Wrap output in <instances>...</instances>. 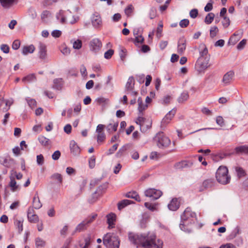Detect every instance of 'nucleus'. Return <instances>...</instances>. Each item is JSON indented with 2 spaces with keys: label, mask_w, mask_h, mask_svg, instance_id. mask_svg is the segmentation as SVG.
Masks as SVG:
<instances>
[{
  "label": "nucleus",
  "mask_w": 248,
  "mask_h": 248,
  "mask_svg": "<svg viewBox=\"0 0 248 248\" xmlns=\"http://www.w3.org/2000/svg\"><path fill=\"white\" fill-rule=\"evenodd\" d=\"M130 242L137 248H162L163 241L156 240L155 233L153 232L136 233L129 232L128 234Z\"/></svg>",
  "instance_id": "f257e3e1"
},
{
  "label": "nucleus",
  "mask_w": 248,
  "mask_h": 248,
  "mask_svg": "<svg viewBox=\"0 0 248 248\" xmlns=\"http://www.w3.org/2000/svg\"><path fill=\"white\" fill-rule=\"evenodd\" d=\"M196 217L195 213L192 212L190 208H186L181 216L182 220L180 224L181 230L186 232H190V230L186 227L189 224L194 223Z\"/></svg>",
  "instance_id": "f03ea898"
},
{
  "label": "nucleus",
  "mask_w": 248,
  "mask_h": 248,
  "mask_svg": "<svg viewBox=\"0 0 248 248\" xmlns=\"http://www.w3.org/2000/svg\"><path fill=\"white\" fill-rule=\"evenodd\" d=\"M104 245L107 248H119L120 241L118 237L112 233H107L103 239Z\"/></svg>",
  "instance_id": "7ed1b4c3"
},
{
  "label": "nucleus",
  "mask_w": 248,
  "mask_h": 248,
  "mask_svg": "<svg viewBox=\"0 0 248 248\" xmlns=\"http://www.w3.org/2000/svg\"><path fill=\"white\" fill-rule=\"evenodd\" d=\"M216 177L217 182L221 184H228L231 177L228 175V170L225 166H220L216 172Z\"/></svg>",
  "instance_id": "20e7f679"
},
{
  "label": "nucleus",
  "mask_w": 248,
  "mask_h": 248,
  "mask_svg": "<svg viewBox=\"0 0 248 248\" xmlns=\"http://www.w3.org/2000/svg\"><path fill=\"white\" fill-rule=\"evenodd\" d=\"M154 141L159 148H165L170 144V139L165 136L163 133L159 132L156 134L154 138Z\"/></svg>",
  "instance_id": "39448f33"
},
{
  "label": "nucleus",
  "mask_w": 248,
  "mask_h": 248,
  "mask_svg": "<svg viewBox=\"0 0 248 248\" xmlns=\"http://www.w3.org/2000/svg\"><path fill=\"white\" fill-rule=\"evenodd\" d=\"M209 60L208 57H206L204 59L198 58L196 62L195 68L199 74L204 73L205 70L209 67Z\"/></svg>",
  "instance_id": "423d86ee"
},
{
  "label": "nucleus",
  "mask_w": 248,
  "mask_h": 248,
  "mask_svg": "<svg viewBox=\"0 0 248 248\" xmlns=\"http://www.w3.org/2000/svg\"><path fill=\"white\" fill-rule=\"evenodd\" d=\"M136 123L140 125V130L142 132H146L151 126V123L141 116H139Z\"/></svg>",
  "instance_id": "0eeeda50"
},
{
  "label": "nucleus",
  "mask_w": 248,
  "mask_h": 248,
  "mask_svg": "<svg viewBox=\"0 0 248 248\" xmlns=\"http://www.w3.org/2000/svg\"><path fill=\"white\" fill-rule=\"evenodd\" d=\"M14 100L13 98L4 99V96L0 94V110L3 112H7L11 106L13 104Z\"/></svg>",
  "instance_id": "6e6552de"
},
{
  "label": "nucleus",
  "mask_w": 248,
  "mask_h": 248,
  "mask_svg": "<svg viewBox=\"0 0 248 248\" xmlns=\"http://www.w3.org/2000/svg\"><path fill=\"white\" fill-rule=\"evenodd\" d=\"M144 195L146 197L152 198L153 200H157L162 195V192L155 188H149L144 192Z\"/></svg>",
  "instance_id": "1a4fd4ad"
},
{
  "label": "nucleus",
  "mask_w": 248,
  "mask_h": 248,
  "mask_svg": "<svg viewBox=\"0 0 248 248\" xmlns=\"http://www.w3.org/2000/svg\"><path fill=\"white\" fill-rule=\"evenodd\" d=\"M93 26L95 29H100L102 26V20L100 15L97 13L93 14L91 18Z\"/></svg>",
  "instance_id": "9d476101"
},
{
  "label": "nucleus",
  "mask_w": 248,
  "mask_h": 248,
  "mask_svg": "<svg viewBox=\"0 0 248 248\" xmlns=\"http://www.w3.org/2000/svg\"><path fill=\"white\" fill-rule=\"evenodd\" d=\"M135 80L133 77H129L125 85V90L132 95L136 96L138 92L134 91Z\"/></svg>",
  "instance_id": "9b49d317"
},
{
  "label": "nucleus",
  "mask_w": 248,
  "mask_h": 248,
  "mask_svg": "<svg viewBox=\"0 0 248 248\" xmlns=\"http://www.w3.org/2000/svg\"><path fill=\"white\" fill-rule=\"evenodd\" d=\"M102 46L101 41L98 38L92 39L89 43L90 50L94 52L98 51L101 49Z\"/></svg>",
  "instance_id": "f8f14e48"
},
{
  "label": "nucleus",
  "mask_w": 248,
  "mask_h": 248,
  "mask_svg": "<svg viewBox=\"0 0 248 248\" xmlns=\"http://www.w3.org/2000/svg\"><path fill=\"white\" fill-rule=\"evenodd\" d=\"M234 73L232 71L227 72L223 77L222 82L224 86L230 84L233 80Z\"/></svg>",
  "instance_id": "ddd939ff"
},
{
  "label": "nucleus",
  "mask_w": 248,
  "mask_h": 248,
  "mask_svg": "<svg viewBox=\"0 0 248 248\" xmlns=\"http://www.w3.org/2000/svg\"><path fill=\"white\" fill-rule=\"evenodd\" d=\"M28 219L29 222L35 223L39 221V217L37 215L34 214L33 208H29L27 212Z\"/></svg>",
  "instance_id": "4468645a"
},
{
  "label": "nucleus",
  "mask_w": 248,
  "mask_h": 248,
  "mask_svg": "<svg viewBox=\"0 0 248 248\" xmlns=\"http://www.w3.org/2000/svg\"><path fill=\"white\" fill-rule=\"evenodd\" d=\"M176 112L175 108H173L164 117L161 122L162 125H164L168 124L173 118Z\"/></svg>",
  "instance_id": "2eb2a0df"
},
{
  "label": "nucleus",
  "mask_w": 248,
  "mask_h": 248,
  "mask_svg": "<svg viewBox=\"0 0 248 248\" xmlns=\"http://www.w3.org/2000/svg\"><path fill=\"white\" fill-rule=\"evenodd\" d=\"M243 34V30L240 29L235 32L230 37L229 43L234 45L242 37Z\"/></svg>",
  "instance_id": "dca6fc26"
},
{
  "label": "nucleus",
  "mask_w": 248,
  "mask_h": 248,
  "mask_svg": "<svg viewBox=\"0 0 248 248\" xmlns=\"http://www.w3.org/2000/svg\"><path fill=\"white\" fill-rule=\"evenodd\" d=\"M107 223L108 225V228L112 229L115 227V223L116 220V216L114 213H110L107 216Z\"/></svg>",
  "instance_id": "f3484780"
},
{
  "label": "nucleus",
  "mask_w": 248,
  "mask_h": 248,
  "mask_svg": "<svg viewBox=\"0 0 248 248\" xmlns=\"http://www.w3.org/2000/svg\"><path fill=\"white\" fill-rule=\"evenodd\" d=\"M39 57L42 60H45L47 57L46 48L45 44L40 43L39 45Z\"/></svg>",
  "instance_id": "a211bd4d"
},
{
  "label": "nucleus",
  "mask_w": 248,
  "mask_h": 248,
  "mask_svg": "<svg viewBox=\"0 0 248 248\" xmlns=\"http://www.w3.org/2000/svg\"><path fill=\"white\" fill-rule=\"evenodd\" d=\"M9 177L10 181L9 184V186L10 187L11 190L12 192H16L19 190L20 189V186L19 185L17 184L15 178H14L13 176H10Z\"/></svg>",
  "instance_id": "6ab92c4d"
},
{
  "label": "nucleus",
  "mask_w": 248,
  "mask_h": 248,
  "mask_svg": "<svg viewBox=\"0 0 248 248\" xmlns=\"http://www.w3.org/2000/svg\"><path fill=\"white\" fill-rule=\"evenodd\" d=\"M180 206V203L177 198L172 199L170 202L168 204V208L171 211L177 210Z\"/></svg>",
  "instance_id": "aec40b11"
},
{
  "label": "nucleus",
  "mask_w": 248,
  "mask_h": 248,
  "mask_svg": "<svg viewBox=\"0 0 248 248\" xmlns=\"http://www.w3.org/2000/svg\"><path fill=\"white\" fill-rule=\"evenodd\" d=\"M186 48V40L184 38L179 39L178 43V52L182 54Z\"/></svg>",
  "instance_id": "412c9836"
},
{
  "label": "nucleus",
  "mask_w": 248,
  "mask_h": 248,
  "mask_svg": "<svg viewBox=\"0 0 248 248\" xmlns=\"http://www.w3.org/2000/svg\"><path fill=\"white\" fill-rule=\"evenodd\" d=\"M0 162L8 168L12 167L16 164L15 160L12 158H1L0 160Z\"/></svg>",
  "instance_id": "4be33fe9"
},
{
  "label": "nucleus",
  "mask_w": 248,
  "mask_h": 248,
  "mask_svg": "<svg viewBox=\"0 0 248 248\" xmlns=\"http://www.w3.org/2000/svg\"><path fill=\"white\" fill-rule=\"evenodd\" d=\"M138 111L139 112V116H141L142 115V111L146 109L148 105L147 104H144L143 103L141 97H139L138 99Z\"/></svg>",
  "instance_id": "5701e85b"
},
{
  "label": "nucleus",
  "mask_w": 248,
  "mask_h": 248,
  "mask_svg": "<svg viewBox=\"0 0 248 248\" xmlns=\"http://www.w3.org/2000/svg\"><path fill=\"white\" fill-rule=\"evenodd\" d=\"M70 148L71 152L74 155L78 154L80 152V149L74 140L71 141Z\"/></svg>",
  "instance_id": "b1692460"
},
{
  "label": "nucleus",
  "mask_w": 248,
  "mask_h": 248,
  "mask_svg": "<svg viewBox=\"0 0 248 248\" xmlns=\"http://www.w3.org/2000/svg\"><path fill=\"white\" fill-rule=\"evenodd\" d=\"M32 205V208H34L36 209H39L42 206V204L41 203L39 196L37 194L35 195L33 197Z\"/></svg>",
  "instance_id": "393cba45"
},
{
  "label": "nucleus",
  "mask_w": 248,
  "mask_h": 248,
  "mask_svg": "<svg viewBox=\"0 0 248 248\" xmlns=\"http://www.w3.org/2000/svg\"><path fill=\"white\" fill-rule=\"evenodd\" d=\"M35 50V47L33 45L24 46L22 48V53L24 55H26L29 53H32Z\"/></svg>",
  "instance_id": "a878e982"
},
{
  "label": "nucleus",
  "mask_w": 248,
  "mask_h": 248,
  "mask_svg": "<svg viewBox=\"0 0 248 248\" xmlns=\"http://www.w3.org/2000/svg\"><path fill=\"white\" fill-rule=\"evenodd\" d=\"M201 50L200 51V56L199 58L205 59L206 57H208L210 59V55L208 54V49L204 45H202L201 46Z\"/></svg>",
  "instance_id": "bb28decb"
},
{
  "label": "nucleus",
  "mask_w": 248,
  "mask_h": 248,
  "mask_svg": "<svg viewBox=\"0 0 248 248\" xmlns=\"http://www.w3.org/2000/svg\"><path fill=\"white\" fill-rule=\"evenodd\" d=\"M88 226V225L86 222L85 220L82 221L80 223L78 224L77 226L76 227L75 232H80L82 231H83L85 230L87 227Z\"/></svg>",
  "instance_id": "cd10ccee"
},
{
  "label": "nucleus",
  "mask_w": 248,
  "mask_h": 248,
  "mask_svg": "<svg viewBox=\"0 0 248 248\" xmlns=\"http://www.w3.org/2000/svg\"><path fill=\"white\" fill-rule=\"evenodd\" d=\"M2 6L5 8H9L16 2V0H0Z\"/></svg>",
  "instance_id": "c85d7f7f"
},
{
  "label": "nucleus",
  "mask_w": 248,
  "mask_h": 248,
  "mask_svg": "<svg viewBox=\"0 0 248 248\" xmlns=\"http://www.w3.org/2000/svg\"><path fill=\"white\" fill-rule=\"evenodd\" d=\"M133 202L129 200H123L118 203V208L121 210L126 206L132 204Z\"/></svg>",
  "instance_id": "c756f323"
},
{
  "label": "nucleus",
  "mask_w": 248,
  "mask_h": 248,
  "mask_svg": "<svg viewBox=\"0 0 248 248\" xmlns=\"http://www.w3.org/2000/svg\"><path fill=\"white\" fill-rule=\"evenodd\" d=\"M38 140L39 142L44 146H47L51 144L50 140L44 136H39Z\"/></svg>",
  "instance_id": "7c9ffc66"
},
{
  "label": "nucleus",
  "mask_w": 248,
  "mask_h": 248,
  "mask_svg": "<svg viewBox=\"0 0 248 248\" xmlns=\"http://www.w3.org/2000/svg\"><path fill=\"white\" fill-rule=\"evenodd\" d=\"M71 43L73 45V48L75 49H79L81 48L82 46V42L79 39H72L71 40Z\"/></svg>",
  "instance_id": "2f4dec72"
},
{
  "label": "nucleus",
  "mask_w": 248,
  "mask_h": 248,
  "mask_svg": "<svg viewBox=\"0 0 248 248\" xmlns=\"http://www.w3.org/2000/svg\"><path fill=\"white\" fill-rule=\"evenodd\" d=\"M118 126V123H114V124H109L106 126L108 132L112 133L117 130Z\"/></svg>",
  "instance_id": "473e14b6"
},
{
  "label": "nucleus",
  "mask_w": 248,
  "mask_h": 248,
  "mask_svg": "<svg viewBox=\"0 0 248 248\" xmlns=\"http://www.w3.org/2000/svg\"><path fill=\"white\" fill-rule=\"evenodd\" d=\"M214 185V180L212 179H209L205 180L202 183V186L205 188H209L212 187Z\"/></svg>",
  "instance_id": "72a5a7b5"
},
{
  "label": "nucleus",
  "mask_w": 248,
  "mask_h": 248,
  "mask_svg": "<svg viewBox=\"0 0 248 248\" xmlns=\"http://www.w3.org/2000/svg\"><path fill=\"white\" fill-rule=\"evenodd\" d=\"M126 197L129 198L134 199L138 202L140 201V199L139 195L136 192H130L126 194Z\"/></svg>",
  "instance_id": "f704fd0d"
},
{
  "label": "nucleus",
  "mask_w": 248,
  "mask_h": 248,
  "mask_svg": "<svg viewBox=\"0 0 248 248\" xmlns=\"http://www.w3.org/2000/svg\"><path fill=\"white\" fill-rule=\"evenodd\" d=\"M189 98V95L187 92H183L178 98L179 103H182L186 101Z\"/></svg>",
  "instance_id": "c9c22d12"
},
{
  "label": "nucleus",
  "mask_w": 248,
  "mask_h": 248,
  "mask_svg": "<svg viewBox=\"0 0 248 248\" xmlns=\"http://www.w3.org/2000/svg\"><path fill=\"white\" fill-rule=\"evenodd\" d=\"M36 77L34 74H30L25 77H24L22 79V81L24 82H30L31 81H33L35 80Z\"/></svg>",
  "instance_id": "e433bc0d"
},
{
  "label": "nucleus",
  "mask_w": 248,
  "mask_h": 248,
  "mask_svg": "<svg viewBox=\"0 0 248 248\" xmlns=\"http://www.w3.org/2000/svg\"><path fill=\"white\" fill-rule=\"evenodd\" d=\"M214 17L215 15L213 13L208 14L204 19L205 23L207 24H211L213 22Z\"/></svg>",
  "instance_id": "4c0bfd02"
},
{
  "label": "nucleus",
  "mask_w": 248,
  "mask_h": 248,
  "mask_svg": "<svg viewBox=\"0 0 248 248\" xmlns=\"http://www.w3.org/2000/svg\"><path fill=\"white\" fill-rule=\"evenodd\" d=\"M235 151L236 153H248V146L244 145L241 146L239 147H237L235 148Z\"/></svg>",
  "instance_id": "58836bf2"
},
{
  "label": "nucleus",
  "mask_w": 248,
  "mask_h": 248,
  "mask_svg": "<svg viewBox=\"0 0 248 248\" xmlns=\"http://www.w3.org/2000/svg\"><path fill=\"white\" fill-rule=\"evenodd\" d=\"M239 233V229L238 227H236L231 232V233L228 236L229 240H232L235 238Z\"/></svg>",
  "instance_id": "ea45409f"
},
{
  "label": "nucleus",
  "mask_w": 248,
  "mask_h": 248,
  "mask_svg": "<svg viewBox=\"0 0 248 248\" xmlns=\"http://www.w3.org/2000/svg\"><path fill=\"white\" fill-rule=\"evenodd\" d=\"M96 101L98 104L100 105L105 106L108 104L109 102L108 99L104 97H98L96 99Z\"/></svg>",
  "instance_id": "a19ab883"
},
{
  "label": "nucleus",
  "mask_w": 248,
  "mask_h": 248,
  "mask_svg": "<svg viewBox=\"0 0 248 248\" xmlns=\"http://www.w3.org/2000/svg\"><path fill=\"white\" fill-rule=\"evenodd\" d=\"M188 162L187 161L184 160L178 162L175 165V167L177 169H181L184 168L188 167Z\"/></svg>",
  "instance_id": "79ce46f5"
},
{
  "label": "nucleus",
  "mask_w": 248,
  "mask_h": 248,
  "mask_svg": "<svg viewBox=\"0 0 248 248\" xmlns=\"http://www.w3.org/2000/svg\"><path fill=\"white\" fill-rule=\"evenodd\" d=\"M10 176H13L14 178H16L17 180H20L22 178L23 175L22 173L17 172L15 170H12L10 171Z\"/></svg>",
  "instance_id": "37998d69"
},
{
  "label": "nucleus",
  "mask_w": 248,
  "mask_h": 248,
  "mask_svg": "<svg viewBox=\"0 0 248 248\" xmlns=\"http://www.w3.org/2000/svg\"><path fill=\"white\" fill-rule=\"evenodd\" d=\"M23 220H15L14 224L18 228L19 232L23 231Z\"/></svg>",
  "instance_id": "c03bdc74"
},
{
  "label": "nucleus",
  "mask_w": 248,
  "mask_h": 248,
  "mask_svg": "<svg viewBox=\"0 0 248 248\" xmlns=\"http://www.w3.org/2000/svg\"><path fill=\"white\" fill-rule=\"evenodd\" d=\"M218 31H219L218 29L217 26L212 27L210 30V37L212 38L215 37L217 35Z\"/></svg>",
  "instance_id": "a18cd8bd"
},
{
  "label": "nucleus",
  "mask_w": 248,
  "mask_h": 248,
  "mask_svg": "<svg viewBox=\"0 0 248 248\" xmlns=\"http://www.w3.org/2000/svg\"><path fill=\"white\" fill-rule=\"evenodd\" d=\"M46 244L45 241L41 238L37 237L35 239V245L37 247H43Z\"/></svg>",
  "instance_id": "49530a36"
},
{
  "label": "nucleus",
  "mask_w": 248,
  "mask_h": 248,
  "mask_svg": "<svg viewBox=\"0 0 248 248\" xmlns=\"http://www.w3.org/2000/svg\"><path fill=\"white\" fill-rule=\"evenodd\" d=\"M145 206L151 211L156 210L157 204H152L151 203L146 202L144 203Z\"/></svg>",
  "instance_id": "de8ad7c7"
},
{
  "label": "nucleus",
  "mask_w": 248,
  "mask_h": 248,
  "mask_svg": "<svg viewBox=\"0 0 248 248\" xmlns=\"http://www.w3.org/2000/svg\"><path fill=\"white\" fill-rule=\"evenodd\" d=\"M134 10V7L132 5L130 4L127 6V7L125 9L124 12L127 16H131L132 13H133Z\"/></svg>",
  "instance_id": "09e8293b"
},
{
  "label": "nucleus",
  "mask_w": 248,
  "mask_h": 248,
  "mask_svg": "<svg viewBox=\"0 0 248 248\" xmlns=\"http://www.w3.org/2000/svg\"><path fill=\"white\" fill-rule=\"evenodd\" d=\"M63 11L61 10L59 14L57 15V19H59L62 23H64L66 21L65 17L63 16Z\"/></svg>",
  "instance_id": "8fccbe9b"
},
{
  "label": "nucleus",
  "mask_w": 248,
  "mask_h": 248,
  "mask_svg": "<svg viewBox=\"0 0 248 248\" xmlns=\"http://www.w3.org/2000/svg\"><path fill=\"white\" fill-rule=\"evenodd\" d=\"M235 170L239 178L244 176L246 174L245 170L242 168L236 167Z\"/></svg>",
  "instance_id": "3c124183"
},
{
  "label": "nucleus",
  "mask_w": 248,
  "mask_h": 248,
  "mask_svg": "<svg viewBox=\"0 0 248 248\" xmlns=\"http://www.w3.org/2000/svg\"><path fill=\"white\" fill-rule=\"evenodd\" d=\"M26 100L27 101L28 105L31 108H33L36 105V102L33 99H31L29 97L26 98Z\"/></svg>",
  "instance_id": "603ef678"
},
{
  "label": "nucleus",
  "mask_w": 248,
  "mask_h": 248,
  "mask_svg": "<svg viewBox=\"0 0 248 248\" xmlns=\"http://www.w3.org/2000/svg\"><path fill=\"white\" fill-rule=\"evenodd\" d=\"M222 24L224 28H228L230 25V20L229 18L227 16H224L223 20L222 21Z\"/></svg>",
  "instance_id": "864d4df0"
},
{
  "label": "nucleus",
  "mask_w": 248,
  "mask_h": 248,
  "mask_svg": "<svg viewBox=\"0 0 248 248\" xmlns=\"http://www.w3.org/2000/svg\"><path fill=\"white\" fill-rule=\"evenodd\" d=\"M89 167L91 169L93 168L95 166V157L94 155L92 156L89 160Z\"/></svg>",
  "instance_id": "5fc2aeb1"
},
{
  "label": "nucleus",
  "mask_w": 248,
  "mask_h": 248,
  "mask_svg": "<svg viewBox=\"0 0 248 248\" xmlns=\"http://www.w3.org/2000/svg\"><path fill=\"white\" fill-rule=\"evenodd\" d=\"M106 135L104 133L97 134V141L98 143L102 142L105 140Z\"/></svg>",
  "instance_id": "6e6d98bb"
},
{
  "label": "nucleus",
  "mask_w": 248,
  "mask_h": 248,
  "mask_svg": "<svg viewBox=\"0 0 248 248\" xmlns=\"http://www.w3.org/2000/svg\"><path fill=\"white\" fill-rule=\"evenodd\" d=\"M79 20V17L78 16H74L71 17H68V22L71 24H74L77 22Z\"/></svg>",
  "instance_id": "4d7b16f0"
},
{
  "label": "nucleus",
  "mask_w": 248,
  "mask_h": 248,
  "mask_svg": "<svg viewBox=\"0 0 248 248\" xmlns=\"http://www.w3.org/2000/svg\"><path fill=\"white\" fill-rule=\"evenodd\" d=\"M85 244L84 245H80V248H88L91 244V238L87 237L84 239Z\"/></svg>",
  "instance_id": "13d9d810"
},
{
  "label": "nucleus",
  "mask_w": 248,
  "mask_h": 248,
  "mask_svg": "<svg viewBox=\"0 0 248 248\" xmlns=\"http://www.w3.org/2000/svg\"><path fill=\"white\" fill-rule=\"evenodd\" d=\"M97 217V214H93L92 216H90L88 217L87 218L85 219V221L87 223V224L89 225V224L93 222L94 219L96 218Z\"/></svg>",
  "instance_id": "bf43d9fd"
},
{
  "label": "nucleus",
  "mask_w": 248,
  "mask_h": 248,
  "mask_svg": "<svg viewBox=\"0 0 248 248\" xmlns=\"http://www.w3.org/2000/svg\"><path fill=\"white\" fill-rule=\"evenodd\" d=\"M144 41V38L141 35H138L135 37L134 43L135 45L137 44H142Z\"/></svg>",
  "instance_id": "052dcab7"
},
{
  "label": "nucleus",
  "mask_w": 248,
  "mask_h": 248,
  "mask_svg": "<svg viewBox=\"0 0 248 248\" xmlns=\"http://www.w3.org/2000/svg\"><path fill=\"white\" fill-rule=\"evenodd\" d=\"M51 178L57 180L60 183H62V178L61 174L59 173H55L51 176Z\"/></svg>",
  "instance_id": "680f3d73"
},
{
  "label": "nucleus",
  "mask_w": 248,
  "mask_h": 248,
  "mask_svg": "<svg viewBox=\"0 0 248 248\" xmlns=\"http://www.w3.org/2000/svg\"><path fill=\"white\" fill-rule=\"evenodd\" d=\"M162 28L163 24L162 23L159 24L156 30V36L158 38H160L162 36Z\"/></svg>",
  "instance_id": "e2e57ef3"
},
{
  "label": "nucleus",
  "mask_w": 248,
  "mask_h": 248,
  "mask_svg": "<svg viewBox=\"0 0 248 248\" xmlns=\"http://www.w3.org/2000/svg\"><path fill=\"white\" fill-rule=\"evenodd\" d=\"M247 40L246 39H243L242 41H241L239 44L237 46V48L239 50H241L243 49L246 45Z\"/></svg>",
  "instance_id": "0e129e2a"
},
{
  "label": "nucleus",
  "mask_w": 248,
  "mask_h": 248,
  "mask_svg": "<svg viewBox=\"0 0 248 248\" xmlns=\"http://www.w3.org/2000/svg\"><path fill=\"white\" fill-rule=\"evenodd\" d=\"M234 243L235 245L238 247L242 246L243 244V239L242 237L238 236L236 237V238L235 240Z\"/></svg>",
  "instance_id": "69168bd1"
},
{
  "label": "nucleus",
  "mask_w": 248,
  "mask_h": 248,
  "mask_svg": "<svg viewBox=\"0 0 248 248\" xmlns=\"http://www.w3.org/2000/svg\"><path fill=\"white\" fill-rule=\"evenodd\" d=\"M118 146V144L113 145L112 147L108 150V152L106 153V155H108L113 154L117 149Z\"/></svg>",
  "instance_id": "338daca9"
},
{
  "label": "nucleus",
  "mask_w": 248,
  "mask_h": 248,
  "mask_svg": "<svg viewBox=\"0 0 248 248\" xmlns=\"http://www.w3.org/2000/svg\"><path fill=\"white\" fill-rule=\"evenodd\" d=\"M189 20L187 19H184L182 20L179 23V25L181 28H186L189 24Z\"/></svg>",
  "instance_id": "774afa93"
}]
</instances>
